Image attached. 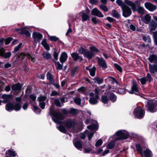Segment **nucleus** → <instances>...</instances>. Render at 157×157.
<instances>
[{
	"label": "nucleus",
	"mask_w": 157,
	"mask_h": 157,
	"mask_svg": "<svg viewBox=\"0 0 157 157\" xmlns=\"http://www.w3.org/2000/svg\"><path fill=\"white\" fill-rule=\"evenodd\" d=\"M125 2L131 7L133 11H137L138 13L141 14H143L144 13V10L143 7L140 6V2L138 1L134 2L128 0H125Z\"/></svg>",
	"instance_id": "1"
},
{
	"label": "nucleus",
	"mask_w": 157,
	"mask_h": 157,
	"mask_svg": "<svg viewBox=\"0 0 157 157\" xmlns=\"http://www.w3.org/2000/svg\"><path fill=\"white\" fill-rule=\"evenodd\" d=\"M51 114L53 121L57 124L61 123V120L64 118L63 114L59 112L54 111L51 112Z\"/></svg>",
	"instance_id": "2"
},
{
	"label": "nucleus",
	"mask_w": 157,
	"mask_h": 157,
	"mask_svg": "<svg viewBox=\"0 0 157 157\" xmlns=\"http://www.w3.org/2000/svg\"><path fill=\"white\" fill-rule=\"evenodd\" d=\"M21 104L19 103H16L14 105L12 103H8L6 106V110L8 111H11L13 110L18 111L21 109Z\"/></svg>",
	"instance_id": "3"
},
{
	"label": "nucleus",
	"mask_w": 157,
	"mask_h": 157,
	"mask_svg": "<svg viewBox=\"0 0 157 157\" xmlns=\"http://www.w3.org/2000/svg\"><path fill=\"white\" fill-rule=\"evenodd\" d=\"M116 134L118 136L116 139V140L127 139L129 135L128 132L123 130H119L117 132Z\"/></svg>",
	"instance_id": "4"
},
{
	"label": "nucleus",
	"mask_w": 157,
	"mask_h": 157,
	"mask_svg": "<svg viewBox=\"0 0 157 157\" xmlns=\"http://www.w3.org/2000/svg\"><path fill=\"white\" fill-rule=\"evenodd\" d=\"M146 106L150 112H155L157 110V101L154 100L148 102Z\"/></svg>",
	"instance_id": "5"
},
{
	"label": "nucleus",
	"mask_w": 157,
	"mask_h": 157,
	"mask_svg": "<svg viewBox=\"0 0 157 157\" xmlns=\"http://www.w3.org/2000/svg\"><path fill=\"white\" fill-rule=\"evenodd\" d=\"M133 114L135 117L141 119L143 117L144 112V110L140 107L136 108L133 111Z\"/></svg>",
	"instance_id": "6"
},
{
	"label": "nucleus",
	"mask_w": 157,
	"mask_h": 157,
	"mask_svg": "<svg viewBox=\"0 0 157 157\" xmlns=\"http://www.w3.org/2000/svg\"><path fill=\"white\" fill-rule=\"evenodd\" d=\"M87 50H80L79 52L83 54L84 57H87L89 59H90L94 56V51L98 52V50H92L93 51L90 52L87 51Z\"/></svg>",
	"instance_id": "7"
},
{
	"label": "nucleus",
	"mask_w": 157,
	"mask_h": 157,
	"mask_svg": "<svg viewBox=\"0 0 157 157\" xmlns=\"http://www.w3.org/2000/svg\"><path fill=\"white\" fill-rule=\"evenodd\" d=\"M139 89L138 86L136 84V82L134 81H133L132 84L131 86V90L129 91V93L130 94H137V93L139 92Z\"/></svg>",
	"instance_id": "8"
},
{
	"label": "nucleus",
	"mask_w": 157,
	"mask_h": 157,
	"mask_svg": "<svg viewBox=\"0 0 157 157\" xmlns=\"http://www.w3.org/2000/svg\"><path fill=\"white\" fill-rule=\"evenodd\" d=\"M152 80V78L149 73H148L146 77L141 78L139 79L142 85H144L146 82H151Z\"/></svg>",
	"instance_id": "9"
},
{
	"label": "nucleus",
	"mask_w": 157,
	"mask_h": 157,
	"mask_svg": "<svg viewBox=\"0 0 157 157\" xmlns=\"http://www.w3.org/2000/svg\"><path fill=\"white\" fill-rule=\"evenodd\" d=\"M46 97L42 95H40L38 98V100L39 102V106L42 109H44L45 105V101L46 99Z\"/></svg>",
	"instance_id": "10"
},
{
	"label": "nucleus",
	"mask_w": 157,
	"mask_h": 157,
	"mask_svg": "<svg viewBox=\"0 0 157 157\" xmlns=\"http://www.w3.org/2000/svg\"><path fill=\"white\" fill-rule=\"evenodd\" d=\"M123 11V15L125 17L130 16L132 13V11L130 8L127 5L122 9Z\"/></svg>",
	"instance_id": "11"
},
{
	"label": "nucleus",
	"mask_w": 157,
	"mask_h": 157,
	"mask_svg": "<svg viewBox=\"0 0 157 157\" xmlns=\"http://www.w3.org/2000/svg\"><path fill=\"white\" fill-rule=\"evenodd\" d=\"M64 124L65 126L68 128H73L75 125V122L72 119L70 118L66 120Z\"/></svg>",
	"instance_id": "12"
},
{
	"label": "nucleus",
	"mask_w": 157,
	"mask_h": 157,
	"mask_svg": "<svg viewBox=\"0 0 157 157\" xmlns=\"http://www.w3.org/2000/svg\"><path fill=\"white\" fill-rule=\"evenodd\" d=\"M33 36L35 42L37 43L40 42V40L43 37V36L42 34L39 33L34 32L33 34Z\"/></svg>",
	"instance_id": "13"
},
{
	"label": "nucleus",
	"mask_w": 157,
	"mask_h": 157,
	"mask_svg": "<svg viewBox=\"0 0 157 157\" xmlns=\"http://www.w3.org/2000/svg\"><path fill=\"white\" fill-rule=\"evenodd\" d=\"M98 64L102 67L103 69H105L107 67V66L105 61L102 57H97Z\"/></svg>",
	"instance_id": "14"
},
{
	"label": "nucleus",
	"mask_w": 157,
	"mask_h": 157,
	"mask_svg": "<svg viewBox=\"0 0 157 157\" xmlns=\"http://www.w3.org/2000/svg\"><path fill=\"white\" fill-rule=\"evenodd\" d=\"M25 56H26L27 58L29 59H31V61L33 62H34L35 61V58L32 57L29 53H20L19 55V57L21 58V59H23L24 57Z\"/></svg>",
	"instance_id": "15"
},
{
	"label": "nucleus",
	"mask_w": 157,
	"mask_h": 157,
	"mask_svg": "<svg viewBox=\"0 0 157 157\" xmlns=\"http://www.w3.org/2000/svg\"><path fill=\"white\" fill-rule=\"evenodd\" d=\"M144 5L146 8L151 11H153L156 9V7L155 5L149 2L145 3Z\"/></svg>",
	"instance_id": "16"
},
{
	"label": "nucleus",
	"mask_w": 157,
	"mask_h": 157,
	"mask_svg": "<svg viewBox=\"0 0 157 157\" xmlns=\"http://www.w3.org/2000/svg\"><path fill=\"white\" fill-rule=\"evenodd\" d=\"M91 14L100 17H104L102 13L96 8L92 10Z\"/></svg>",
	"instance_id": "17"
},
{
	"label": "nucleus",
	"mask_w": 157,
	"mask_h": 157,
	"mask_svg": "<svg viewBox=\"0 0 157 157\" xmlns=\"http://www.w3.org/2000/svg\"><path fill=\"white\" fill-rule=\"evenodd\" d=\"M73 143L77 149L80 150H82V147L80 142L78 141H76L75 140H73Z\"/></svg>",
	"instance_id": "18"
},
{
	"label": "nucleus",
	"mask_w": 157,
	"mask_h": 157,
	"mask_svg": "<svg viewBox=\"0 0 157 157\" xmlns=\"http://www.w3.org/2000/svg\"><path fill=\"white\" fill-rule=\"evenodd\" d=\"M67 55L65 52L62 53L60 58V61L63 64L67 60Z\"/></svg>",
	"instance_id": "19"
},
{
	"label": "nucleus",
	"mask_w": 157,
	"mask_h": 157,
	"mask_svg": "<svg viewBox=\"0 0 157 157\" xmlns=\"http://www.w3.org/2000/svg\"><path fill=\"white\" fill-rule=\"evenodd\" d=\"M149 69L151 73L154 74L155 72H157V65H152L151 64H149Z\"/></svg>",
	"instance_id": "20"
},
{
	"label": "nucleus",
	"mask_w": 157,
	"mask_h": 157,
	"mask_svg": "<svg viewBox=\"0 0 157 157\" xmlns=\"http://www.w3.org/2000/svg\"><path fill=\"white\" fill-rule=\"evenodd\" d=\"M71 56L75 61L79 60L80 61L82 60V57L78 56L77 53L74 52L71 54Z\"/></svg>",
	"instance_id": "21"
},
{
	"label": "nucleus",
	"mask_w": 157,
	"mask_h": 157,
	"mask_svg": "<svg viewBox=\"0 0 157 157\" xmlns=\"http://www.w3.org/2000/svg\"><path fill=\"white\" fill-rule=\"evenodd\" d=\"M82 21L83 22L86 21L89 19V16L88 15L87 13L84 11L82 12Z\"/></svg>",
	"instance_id": "22"
},
{
	"label": "nucleus",
	"mask_w": 157,
	"mask_h": 157,
	"mask_svg": "<svg viewBox=\"0 0 157 157\" xmlns=\"http://www.w3.org/2000/svg\"><path fill=\"white\" fill-rule=\"evenodd\" d=\"M22 86L20 83L15 84L12 86V89L14 90H21Z\"/></svg>",
	"instance_id": "23"
},
{
	"label": "nucleus",
	"mask_w": 157,
	"mask_h": 157,
	"mask_svg": "<svg viewBox=\"0 0 157 157\" xmlns=\"http://www.w3.org/2000/svg\"><path fill=\"white\" fill-rule=\"evenodd\" d=\"M94 122L95 123V124H93L87 126V128L88 129L93 130L98 129V126L97 122L95 121H94Z\"/></svg>",
	"instance_id": "24"
},
{
	"label": "nucleus",
	"mask_w": 157,
	"mask_h": 157,
	"mask_svg": "<svg viewBox=\"0 0 157 157\" xmlns=\"http://www.w3.org/2000/svg\"><path fill=\"white\" fill-rule=\"evenodd\" d=\"M149 60L151 63H156L157 62V57L156 56L152 55L149 58Z\"/></svg>",
	"instance_id": "25"
},
{
	"label": "nucleus",
	"mask_w": 157,
	"mask_h": 157,
	"mask_svg": "<svg viewBox=\"0 0 157 157\" xmlns=\"http://www.w3.org/2000/svg\"><path fill=\"white\" fill-rule=\"evenodd\" d=\"M2 50H0V55L4 56L5 58H7L10 57L11 53L10 52H8L4 53L2 51Z\"/></svg>",
	"instance_id": "26"
},
{
	"label": "nucleus",
	"mask_w": 157,
	"mask_h": 157,
	"mask_svg": "<svg viewBox=\"0 0 157 157\" xmlns=\"http://www.w3.org/2000/svg\"><path fill=\"white\" fill-rule=\"evenodd\" d=\"M144 153L145 157H151L152 155L151 151L147 149L144 151Z\"/></svg>",
	"instance_id": "27"
},
{
	"label": "nucleus",
	"mask_w": 157,
	"mask_h": 157,
	"mask_svg": "<svg viewBox=\"0 0 157 157\" xmlns=\"http://www.w3.org/2000/svg\"><path fill=\"white\" fill-rule=\"evenodd\" d=\"M112 15L116 18H118L120 17L119 13L115 10H113L112 11Z\"/></svg>",
	"instance_id": "28"
},
{
	"label": "nucleus",
	"mask_w": 157,
	"mask_h": 157,
	"mask_svg": "<svg viewBox=\"0 0 157 157\" xmlns=\"http://www.w3.org/2000/svg\"><path fill=\"white\" fill-rule=\"evenodd\" d=\"M116 3L118 6H121L122 9L126 6L124 2H123L121 0H117Z\"/></svg>",
	"instance_id": "29"
},
{
	"label": "nucleus",
	"mask_w": 157,
	"mask_h": 157,
	"mask_svg": "<svg viewBox=\"0 0 157 157\" xmlns=\"http://www.w3.org/2000/svg\"><path fill=\"white\" fill-rule=\"evenodd\" d=\"M96 98L93 97H90L89 100V102L91 104L94 105L98 102V99Z\"/></svg>",
	"instance_id": "30"
},
{
	"label": "nucleus",
	"mask_w": 157,
	"mask_h": 157,
	"mask_svg": "<svg viewBox=\"0 0 157 157\" xmlns=\"http://www.w3.org/2000/svg\"><path fill=\"white\" fill-rule=\"evenodd\" d=\"M6 153L7 155H9L12 157H14L16 155L15 151H13L11 150H9L7 151Z\"/></svg>",
	"instance_id": "31"
},
{
	"label": "nucleus",
	"mask_w": 157,
	"mask_h": 157,
	"mask_svg": "<svg viewBox=\"0 0 157 157\" xmlns=\"http://www.w3.org/2000/svg\"><path fill=\"white\" fill-rule=\"evenodd\" d=\"M56 67L58 70H62L63 69V64H61L59 62H55Z\"/></svg>",
	"instance_id": "32"
},
{
	"label": "nucleus",
	"mask_w": 157,
	"mask_h": 157,
	"mask_svg": "<svg viewBox=\"0 0 157 157\" xmlns=\"http://www.w3.org/2000/svg\"><path fill=\"white\" fill-rule=\"evenodd\" d=\"M157 26V24L155 22L151 23L149 25V28L150 31H152L155 30Z\"/></svg>",
	"instance_id": "33"
},
{
	"label": "nucleus",
	"mask_w": 157,
	"mask_h": 157,
	"mask_svg": "<svg viewBox=\"0 0 157 157\" xmlns=\"http://www.w3.org/2000/svg\"><path fill=\"white\" fill-rule=\"evenodd\" d=\"M47 78L49 80L51 83L53 84L54 83V79L51 74L48 72L47 74Z\"/></svg>",
	"instance_id": "34"
},
{
	"label": "nucleus",
	"mask_w": 157,
	"mask_h": 157,
	"mask_svg": "<svg viewBox=\"0 0 157 157\" xmlns=\"http://www.w3.org/2000/svg\"><path fill=\"white\" fill-rule=\"evenodd\" d=\"M58 129L61 132L63 133H66L67 130L65 127L62 125H60L59 127H57Z\"/></svg>",
	"instance_id": "35"
},
{
	"label": "nucleus",
	"mask_w": 157,
	"mask_h": 157,
	"mask_svg": "<svg viewBox=\"0 0 157 157\" xmlns=\"http://www.w3.org/2000/svg\"><path fill=\"white\" fill-rule=\"evenodd\" d=\"M101 100L103 103L107 104L108 101V98L106 95H102Z\"/></svg>",
	"instance_id": "36"
},
{
	"label": "nucleus",
	"mask_w": 157,
	"mask_h": 157,
	"mask_svg": "<svg viewBox=\"0 0 157 157\" xmlns=\"http://www.w3.org/2000/svg\"><path fill=\"white\" fill-rule=\"evenodd\" d=\"M41 43L45 49H49V46L47 43L46 39H44Z\"/></svg>",
	"instance_id": "37"
},
{
	"label": "nucleus",
	"mask_w": 157,
	"mask_h": 157,
	"mask_svg": "<svg viewBox=\"0 0 157 157\" xmlns=\"http://www.w3.org/2000/svg\"><path fill=\"white\" fill-rule=\"evenodd\" d=\"M151 18V16L149 15L148 14L146 15L144 17L145 23L146 24H148L150 21Z\"/></svg>",
	"instance_id": "38"
},
{
	"label": "nucleus",
	"mask_w": 157,
	"mask_h": 157,
	"mask_svg": "<svg viewBox=\"0 0 157 157\" xmlns=\"http://www.w3.org/2000/svg\"><path fill=\"white\" fill-rule=\"evenodd\" d=\"M11 97V95H10L7 94H3L2 95V98H3L5 99L6 100V101H3V102L5 103L6 101H7Z\"/></svg>",
	"instance_id": "39"
},
{
	"label": "nucleus",
	"mask_w": 157,
	"mask_h": 157,
	"mask_svg": "<svg viewBox=\"0 0 157 157\" xmlns=\"http://www.w3.org/2000/svg\"><path fill=\"white\" fill-rule=\"evenodd\" d=\"M96 70V68L94 66L92 68H91L89 72L90 74L92 76H94L95 75Z\"/></svg>",
	"instance_id": "40"
},
{
	"label": "nucleus",
	"mask_w": 157,
	"mask_h": 157,
	"mask_svg": "<svg viewBox=\"0 0 157 157\" xmlns=\"http://www.w3.org/2000/svg\"><path fill=\"white\" fill-rule=\"evenodd\" d=\"M136 147L137 151L140 152L141 154H143V150L140 144H136Z\"/></svg>",
	"instance_id": "41"
},
{
	"label": "nucleus",
	"mask_w": 157,
	"mask_h": 157,
	"mask_svg": "<svg viewBox=\"0 0 157 157\" xmlns=\"http://www.w3.org/2000/svg\"><path fill=\"white\" fill-rule=\"evenodd\" d=\"M94 80L95 82H97L99 84L102 83L103 81V79L100 78L99 77L95 78L94 79Z\"/></svg>",
	"instance_id": "42"
},
{
	"label": "nucleus",
	"mask_w": 157,
	"mask_h": 157,
	"mask_svg": "<svg viewBox=\"0 0 157 157\" xmlns=\"http://www.w3.org/2000/svg\"><path fill=\"white\" fill-rule=\"evenodd\" d=\"M22 34L25 35L26 36L29 37L31 35L30 33L25 29H23L21 32Z\"/></svg>",
	"instance_id": "43"
},
{
	"label": "nucleus",
	"mask_w": 157,
	"mask_h": 157,
	"mask_svg": "<svg viewBox=\"0 0 157 157\" xmlns=\"http://www.w3.org/2000/svg\"><path fill=\"white\" fill-rule=\"evenodd\" d=\"M115 144V142L114 140L111 141L107 145V148L109 149H112L114 146Z\"/></svg>",
	"instance_id": "44"
},
{
	"label": "nucleus",
	"mask_w": 157,
	"mask_h": 157,
	"mask_svg": "<svg viewBox=\"0 0 157 157\" xmlns=\"http://www.w3.org/2000/svg\"><path fill=\"white\" fill-rule=\"evenodd\" d=\"M43 55L44 58L47 59H50L51 57V54L48 52L44 53L43 54Z\"/></svg>",
	"instance_id": "45"
},
{
	"label": "nucleus",
	"mask_w": 157,
	"mask_h": 157,
	"mask_svg": "<svg viewBox=\"0 0 157 157\" xmlns=\"http://www.w3.org/2000/svg\"><path fill=\"white\" fill-rule=\"evenodd\" d=\"M100 8L104 12H107L108 10L107 7L105 5H101L99 6Z\"/></svg>",
	"instance_id": "46"
},
{
	"label": "nucleus",
	"mask_w": 157,
	"mask_h": 157,
	"mask_svg": "<svg viewBox=\"0 0 157 157\" xmlns=\"http://www.w3.org/2000/svg\"><path fill=\"white\" fill-rule=\"evenodd\" d=\"M110 99L113 102L115 101L117 99L116 96L113 94H111L109 96Z\"/></svg>",
	"instance_id": "47"
},
{
	"label": "nucleus",
	"mask_w": 157,
	"mask_h": 157,
	"mask_svg": "<svg viewBox=\"0 0 157 157\" xmlns=\"http://www.w3.org/2000/svg\"><path fill=\"white\" fill-rule=\"evenodd\" d=\"M75 102L77 104L79 105L81 103V99L79 98H76L74 99Z\"/></svg>",
	"instance_id": "48"
},
{
	"label": "nucleus",
	"mask_w": 157,
	"mask_h": 157,
	"mask_svg": "<svg viewBox=\"0 0 157 157\" xmlns=\"http://www.w3.org/2000/svg\"><path fill=\"white\" fill-rule=\"evenodd\" d=\"M114 66L115 68H116V69H117L118 71H119L120 72H122V68L120 65H119L117 63H115L114 64Z\"/></svg>",
	"instance_id": "49"
},
{
	"label": "nucleus",
	"mask_w": 157,
	"mask_h": 157,
	"mask_svg": "<svg viewBox=\"0 0 157 157\" xmlns=\"http://www.w3.org/2000/svg\"><path fill=\"white\" fill-rule=\"evenodd\" d=\"M13 40V38L11 37H9L6 39H5L4 40V41L6 45H7L9 44L11 41Z\"/></svg>",
	"instance_id": "50"
},
{
	"label": "nucleus",
	"mask_w": 157,
	"mask_h": 157,
	"mask_svg": "<svg viewBox=\"0 0 157 157\" xmlns=\"http://www.w3.org/2000/svg\"><path fill=\"white\" fill-rule=\"evenodd\" d=\"M49 39L51 41H56L59 39L55 36H50Z\"/></svg>",
	"instance_id": "51"
},
{
	"label": "nucleus",
	"mask_w": 157,
	"mask_h": 157,
	"mask_svg": "<svg viewBox=\"0 0 157 157\" xmlns=\"http://www.w3.org/2000/svg\"><path fill=\"white\" fill-rule=\"evenodd\" d=\"M56 105L58 107H61V104L59 100L58 99H56L54 101Z\"/></svg>",
	"instance_id": "52"
},
{
	"label": "nucleus",
	"mask_w": 157,
	"mask_h": 157,
	"mask_svg": "<svg viewBox=\"0 0 157 157\" xmlns=\"http://www.w3.org/2000/svg\"><path fill=\"white\" fill-rule=\"evenodd\" d=\"M102 143V141L101 139L99 140L96 143L95 146L96 147H98L101 146Z\"/></svg>",
	"instance_id": "53"
},
{
	"label": "nucleus",
	"mask_w": 157,
	"mask_h": 157,
	"mask_svg": "<svg viewBox=\"0 0 157 157\" xmlns=\"http://www.w3.org/2000/svg\"><path fill=\"white\" fill-rule=\"evenodd\" d=\"M69 113L73 115H75L77 113V110L73 108H71L69 111Z\"/></svg>",
	"instance_id": "54"
},
{
	"label": "nucleus",
	"mask_w": 157,
	"mask_h": 157,
	"mask_svg": "<svg viewBox=\"0 0 157 157\" xmlns=\"http://www.w3.org/2000/svg\"><path fill=\"white\" fill-rule=\"evenodd\" d=\"M100 91V90L99 89L96 88L94 91L95 93L96 94L95 97L97 99L99 98V96L98 94Z\"/></svg>",
	"instance_id": "55"
},
{
	"label": "nucleus",
	"mask_w": 157,
	"mask_h": 157,
	"mask_svg": "<svg viewBox=\"0 0 157 157\" xmlns=\"http://www.w3.org/2000/svg\"><path fill=\"white\" fill-rule=\"evenodd\" d=\"M59 94L56 91H52L50 96H56L59 95Z\"/></svg>",
	"instance_id": "56"
},
{
	"label": "nucleus",
	"mask_w": 157,
	"mask_h": 157,
	"mask_svg": "<svg viewBox=\"0 0 157 157\" xmlns=\"http://www.w3.org/2000/svg\"><path fill=\"white\" fill-rule=\"evenodd\" d=\"M92 151V149L90 147L88 148H85L84 151L85 153H90Z\"/></svg>",
	"instance_id": "57"
},
{
	"label": "nucleus",
	"mask_w": 157,
	"mask_h": 157,
	"mask_svg": "<svg viewBox=\"0 0 157 157\" xmlns=\"http://www.w3.org/2000/svg\"><path fill=\"white\" fill-rule=\"evenodd\" d=\"M86 88L82 86L78 89V91L84 93V92L85 91Z\"/></svg>",
	"instance_id": "58"
},
{
	"label": "nucleus",
	"mask_w": 157,
	"mask_h": 157,
	"mask_svg": "<svg viewBox=\"0 0 157 157\" xmlns=\"http://www.w3.org/2000/svg\"><path fill=\"white\" fill-rule=\"evenodd\" d=\"M94 133L91 132L90 133L88 134V136L90 140H91L92 137L93 136Z\"/></svg>",
	"instance_id": "59"
},
{
	"label": "nucleus",
	"mask_w": 157,
	"mask_h": 157,
	"mask_svg": "<svg viewBox=\"0 0 157 157\" xmlns=\"http://www.w3.org/2000/svg\"><path fill=\"white\" fill-rule=\"evenodd\" d=\"M77 67H75L71 71V75H74L75 74L76 71L77 70Z\"/></svg>",
	"instance_id": "60"
},
{
	"label": "nucleus",
	"mask_w": 157,
	"mask_h": 157,
	"mask_svg": "<svg viewBox=\"0 0 157 157\" xmlns=\"http://www.w3.org/2000/svg\"><path fill=\"white\" fill-rule=\"evenodd\" d=\"M58 54L56 52H54L53 53V56L54 59L56 60L58 59Z\"/></svg>",
	"instance_id": "61"
},
{
	"label": "nucleus",
	"mask_w": 157,
	"mask_h": 157,
	"mask_svg": "<svg viewBox=\"0 0 157 157\" xmlns=\"http://www.w3.org/2000/svg\"><path fill=\"white\" fill-rule=\"evenodd\" d=\"M92 22L94 24H96L98 23V21L95 17H93L91 18Z\"/></svg>",
	"instance_id": "62"
},
{
	"label": "nucleus",
	"mask_w": 157,
	"mask_h": 157,
	"mask_svg": "<svg viewBox=\"0 0 157 157\" xmlns=\"http://www.w3.org/2000/svg\"><path fill=\"white\" fill-rule=\"evenodd\" d=\"M130 28L132 31H135L136 29L135 26L133 25H130Z\"/></svg>",
	"instance_id": "63"
},
{
	"label": "nucleus",
	"mask_w": 157,
	"mask_h": 157,
	"mask_svg": "<svg viewBox=\"0 0 157 157\" xmlns=\"http://www.w3.org/2000/svg\"><path fill=\"white\" fill-rule=\"evenodd\" d=\"M30 98L33 101H35L36 99V96L35 95L33 94L31 95L30 96Z\"/></svg>",
	"instance_id": "64"
}]
</instances>
